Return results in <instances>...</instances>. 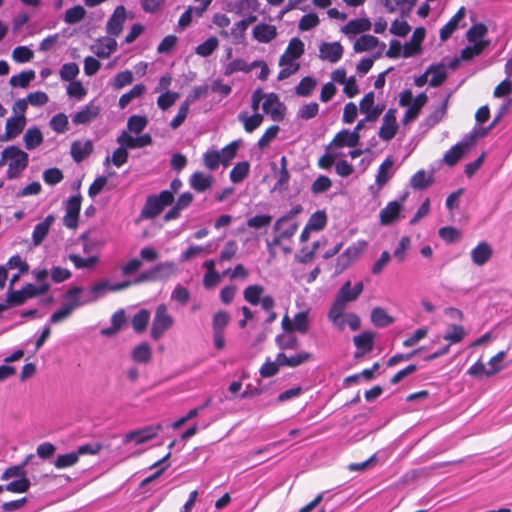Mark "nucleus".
Returning <instances> with one entry per match:
<instances>
[{
    "label": "nucleus",
    "mask_w": 512,
    "mask_h": 512,
    "mask_svg": "<svg viewBox=\"0 0 512 512\" xmlns=\"http://www.w3.org/2000/svg\"><path fill=\"white\" fill-rule=\"evenodd\" d=\"M364 289L362 282H358L355 286L351 287V282L346 281L338 291L336 298L328 312V318L337 326L339 330H344L345 321L342 319L343 312L348 302L355 301Z\"/></svg>",
    "instance_id": "obj_1"
},
{
    "label": "nucleus",
    "mask_w": 512,
    "mask_h": 512,
    "mask_svg": "<svg viewBox=\"0 0 512 512\" xmlns=\"http://www.w3.org/2000/svg\"><path fill=\"white\" fill-rule=\"evenodd\" d=\"M2 160H7V177H18L28 165V154L17 146H9L2 151Z\"/></svg>",
    "instance_id": "obj_2"
},
{
    "label": "nucleus",
    "mask_w": 512,
    "mask_h": 512,
    "mask_svg": "<svg viewBox=\"0 0 512 512\" xmlns=\"http://www.w3.org/2000/svg\"><path fill=\"white\" fill-rule=\"evenodd\" d=\"M176 272L173 262L165 261L155 264L153 267L142 271L134 280L135 284L143 282H156L168 279Z\"/></svg>",
    "instance_id": "obj_3"
},
{
    "label": "nucleus",
    "mask_w": 512,
    "mask_h": 512,
    "mask_svg": "<svg viewBox=\"0 0 512 512\" xmlns=\"http://www.w3.org/2000/svg\"><path fill=\"white\" fill-rule=\"evenodd\" d=\"M173 200V193L168 190L162 191L159 195H151L146 200L141 216L144 218H154L162 212L164 207L172 204Z\"/></svg>",
    "instance_id": "obj_4"
},
{
    "label": "nucleus",
    "mask_w": 512,
    "mask_h": 512,
    "mask_svg": "<svg viewBox=\"0 0 512 512\" xmlns=\"http://www.w3.org/2000/svg\"><path fill=\"white\" fill-rule=\"evenodd\" d=\"M173 324L172 317L167 313V308L164 304L157 307L156 313L152 322L151 337L158 340L162 337L164 332L168 330Z\"/></svg>",
    "instance_id": "obj_5"
},
{
    "label": "nucleus",
    "mask_w": 512,
    "mask_h": 512,
    "mask_svg": "<svg viewBox=\"0 0 512 512\" xmlns=\"http://www.w3.org/2000/svg\"><path fill=\"white\" fill-rule=\"evenodd\" d=\"M281 324L285 332L292 333L296 331L301 334H305L309 330V313L308 311L298 312L292 320L288 315H285Z\"/></svg>",
    "instance_id": "obj_6"
},
{
    "label": "nucleus",
    "mask_w": 512,
    "mask_h": 512,
    "mask_svg": "<svg viewBox=\"0 0 512 512\" xmlns=\"http://www.w3.org/2000/svg\"><path fill=\"white\" fill-rule=\"evenodd\" d=\"M313 259L314 258H298L297 266L294 268L296 280H305L307 283H312L316 280L321 269L319 266L311 268Z\"/></svg>",
    "instance_id": "obj_7"
},
{
    "label": "nucleus",
    "mask_w": 512,
    "mask_h": 512,
    "mask_svg": "<svg viewBox=\"0 0 512 512\" xmlns=\"http://www.w3.org/2000/svg\"><path fill=\"white\" fill-rule=\"evenodd\" d=\"M162 429L161 424L145 426L143 428L130 431L124 437V443L134 442L136 445L146 443L155 438Z\"/></svg>",
    "instance_id": "obj_8"
},
{
    "label": "nucleus",
    "mask_w": 512,
    "mask_h": 512,
    "mask_svg": "<svg viewBox=\"0 0 512 512\" xmlns=\"http://www.w3.org/2000/svg\"><path fill=\"white\" fill-rule=\"evenodd\" d=\"M82 197L80 194L70 197L65 206L66 214L63 218L67 228L75 229L78 225V216L81 208Z\"/></svg>",
    "instance_id": "obj_9"
},
{
    "label": "nucleus",
    "mask_w": 512,
    "mask_h": 512,
    "mask_svg": "<svg viewBox=\"0 0 512 512\" xmlns=\"http://www.w3.org/2000/svg\"><path fill=\"white\" fill-rule=\"evenodd\" d=\"M262 109L266 114H269L274 121H281L285 115V106L280 102L277 94H266Z\"/></svg>",
    "instance_id": "obj_10"
},
{
    "label": "nucleus",
    "mask_w": 512,
    "mask_h": 512,
    "mask_svg": "<svg viewBox=\"0 0 512 512\" xmlns=\"http://www.w3.org/2000/svg\"><path fill=\"white\" fill-rule=\"evenodd\" d=\"M398 131V124L396 121V110L389 109L382 119V125L379 129V137L384 141H389L395 137Z\"/></svg>",
    "instance_id": "obj_11"
},
{
    "label": "nucleus",
    "mask_w": 512,
    "mask_h": 512,
    "mask_svg": "<svg viewBox=\"0 0 512 512\" xmlns=\"http://www.w3.org/2000/svg\"><path fill=\"white\" fill-rule=\"evenodd\" d=\"M126 20V9L124 6H117L106 25V31L112 36H118L123 29Z\"/></svg>",
    "instance_id": "obj_12"
},
{
    "label": "nucleus",
    "mask_w": 512,
    "mask_h": 512,
    "mask_svg": "<svg viewBox=\"0 0 512 512\" xmlns=\"http://www.w3.org/2000/svg\"><path fill=\"white\" fill-rule=\"evenodd\" d=\"M100 110L98 105L90 102L72 116V122L75 125L88 124L99 116Z\"/></svg>",
    "instance_id": "obj_13"
},
{
    "label": "nucleus",
    "mask_w": 512,
    "mask_h": 512,
    "mask_svg": "<svg viewBox=\"0 0 512 512\" xmlns=\"http://www.w3.org/2000/svg\"><path fill=\"white\" fill-rule=\"evenodd\" d=\"M343 55V47L339 42H324L319 47V57L331 63H336Z\"/></svg>",
    "instance_id": "obj_14"
},
{
    "label": "nucleus",
    "mask_w": 512,
    "mask_h": 512,
    "mask_svg": "<svg viewBox=\"0 0 512 512\" xmlns=\"http://www.w3.org/2000/svg\"><path fill=\"white\" fill-rule=\"evenodd\" d=\"M425 37V29L418 27L414 30L411 40L403 46V57H411L421 51V43Z\"/></svg>",
    "instance_id": "obj_15"
},
{
    "label": "nucleus",
    "mask_w": 512,
    "mask_h": 512,
    "mask_svg": "<svg viewBox=\"0 0 512 512\" xmlns=\"http://www.w3.org/2000/svg\"><path fill=\"white\" fill-rule=\"evenodd\" d=\"M360 141V134L356 132H350L348 130H342L339 133H337L332 140V142L329 144L327 149L331 147H356L359 144Z\"/></svg>",
    "instance_id": "obj_16"
},
{
    "label": "nucleus",
    "mask_w": 512,
    "mask_h": 512,
    "mask_svg": "<svg viewBox=\"0 0 512 512\" xmlns=\"http://www.w3.org/2000/svg\"><path fill=\"white\" fill-rule=\"evenodd\" d=\"M312 359V354L306 351H301L295 355L287 356L285 353L280 352L277 354V361L282 366L297 367Z\"/></svg>",
    "instance_id": "obj_17"
},
{
    "label": "nucleus",
    "mask_w": 512,
    "mask_h": 512,
    "mask_svg": "<svg viewBox=\"0 0 512 512\" xmlns=\"http://www.w3.org/2000/svg\"><path fill=\"white\" fill-rule=\"evenodd\" d=\"M93 151V143L91 140L74 141L71 145V156L76 162L83 161Z\"/></svg>",
    "instance_id": "obj_18"
},
{
    "label": "nucleus",
    "mask_w": 512,
    "mask_h": 512,
    "mask_svg": "<svg viewBox=\"0 0 512 512\" xmlns=\"http://www.w3.org/2000/svg\"><path fill=\"white\" fill-rule=\"evenodd\" d=\"M277 36V29L274 25L260 23L253 29V37L260 43H269Z\"/></svg>",
    "instance_id": "obj_19"
},
{
    "label": "nucleus",
    "mask_w": 512,
    "mask_h": 512,
    "mask_svg": "<svg viewBox=\"0 0 512 512\" xmlns=\"http://www.w3.org/2000/svg\"><path fill=\"white\" fill-rule=\"evenodd\" d=\"M26 125L25 116H13L7 119L5 127V138L11 140L18 136Z\"/></svg>",
    "instance_id": "obj_20"
},
{
    "label": "nucleus",
    "mask_w": 512,
    "mask_h": 512,
    "mask_svg": "<svg viewBox=\"0 0 512 512\" xmlns=\"http://www.w3.org/2000/svg\"><path fill=\"white\" fill-rule=\"evenodd\" d=\"M383 5L390 13L399 12L405 18L413 9V0H382Z\"/></svg>",
    "instance_id": "obj_21"
},
{
    "label": "nucleus",
    "mask_w": 512,
    "mask_h": 512,
    "mask_svg": "<svg viewBox=\"0 0 512 512\" xmlns=\"http://www.w3.org/2000/svg\"><path fill=\"white\" fill-rule=\"evenodd\" d=\"M428 97L425 93H420L408 107L403 117V123L408 124L409 122L416 119L421 108L426 104Z\"/></svg>",
    "instance_id": "obj_22"
},
{
    "label": "nucleus",
    "mask_w": 512,
    "mask_h": 512,
    "mask_svg": "<svg viewBox=\"0 0 512 512\" xmlns=\"http://www.w3.org/2000/svg\"><path fill=\"white\" fill-rule=\"evenodd\" d=\"M117 48V42L112 38H103L92 46L93 52L100 58L109 57Z\"/></svg>",
    "instance_id": "obj_23"
},
{
    "label": "nucleus",
    "mask_w": 512,
    "mask_h": 512,
    "mask_svg": "<svg viewBox=\"0 0 512 512\" xmlns=\"http://www.w3.org/2000/svg\"><path fill=\"white\" fill-rule=\"evenodd\" d=\"M402 205L397 201L390 202L385 208L380 211V222L382 225H389L393 223L399 216Z\"/></svg>",
    "instance_id": "obj_24"
},
{
    "label": "nucleus",
    "mask_w": 512,
    "mask_h": 512,
    "mask_svg": "<svg viewBox=\"0 0 512 512\" xmlns=\"http://www.w3.org/2000/svg\"><path fill=\"white\" fill-rule=\"evenodd\" d=\"M471 146L463 139L461 142L454 145L445 155L444 161L449 165H455L463 154L470 148Z\"/></svg>",
    "instance_id": "obj_25"
},
{
    "label": "nucleus",
    "mask_w": 512,
    "mask_h": 512,
    "mask_svg": "<svg viewBox=\"0 0 512 512\" xmlns=\"http://www.w3.org/2000/svg\"><path fill=\"white\" fill-rule=\"evenodd\" d=\"M212 182L213 177L211 175H206L203 172H195L190 178L191 187L198 192H203L209 189Z\"/></svg>",
    "instance_id": "obj_26"
},
{
    "label": "nucleus",
    "mask_w": 512,
    "mask_h": 512,
    "mask_svg": "<svg viewBox=\"0 0 512 512\" xmlns=\"http://www.w3.org/2000/svg\"><path fill=\"white\" fill-rule=\"evenodd\" d=\"M131 356L136 363H149L152 358V350L150 345L146 342L140 343L133 348Z\"/></svg>",
    "instance_id": "obj_27"
},
{
    "label": "nucleus",
    "mask_w": 512,
    "mask_h": 512,
    "mask_svg": "<svg viewBox=\"0 0 512 512\" xmlns=\"http://www.w3.org/2000/svg\"><path fill=\"white\" fill-rule=\"evenodd\" d=\"M374 333L372 331H364L354 336L353 342L358 350L363 352H371L374 346Z\"/></svg>",
    "instance_id": "obj_28"
},
{
    "label": "nucleus",
    "mask_w": 512,
    "mask_h": 512,
    "mask_svg": "<svg viewBox=\"0 0 512 512\" xmlns=\"http://www.w3.org/2000/svg\"><path fill=\"white\" fill-rule=\"evenodd\" d=\"M372 24L367 18H359L349 21L342 29L345 34H358L370 30Z\"/></svg>",
    "instance_id": "obj_29"
},
{
    "label": "nucleus",
    "mask_w": 512,
    "mask_h": 512,
    "mask_svg": "<svg viewBox=\"0 0 512 512\" xmlns=\"http://www.w3.org/2000/svg\"><path fill=\"white\" fill-rule=\"evenodd\" d=\"M23 141L26 149L33 150L43 142L42 132L37 127H32L26 130Z\"/></svg>",
    "instance_id": "obj_30"
},
{
    "label": "nucleus",
    "mask_w": 512,
    "mask_h": 512,
    "mask_svg": "<svg viewBox=\"0 0 512 512\" xmlns=\"http://www.w3.org/2000/svg\"><path fill=\"white\" fill-rule=\"evenodd\" d=\"M464 16L465 8L461 7L451 20L440 30V38L442 41H446L451 36L457 28L459 21H461Z\"/></svg>",
    "instance_id": "obj_31"
},
{
    "label": "nucleus",
    "mask_w": 512,
    "mask_h": 512,
    "mask_svg": "<svg viewBox=\"0 0 512 512\" xmlns=\"http://www.w3.org/2000/svg\"><path fill=\"white\" fill-rule=\"evenodd\" d=\"M55 218L53 215H48L44 221L38 223L35 228H34V231H33V241H34V244L38 245L40 244L43 239L46 237V235L48 234V231L50 229V226L52 225V223L54 222Z\"/></svg>",
    "instance_id": "obj_32"
},
{
    "label": "nucleus",
    "mask_w": 512,
    "mask_h": 512,
    "mask_svg": "<svg viewBox=\"0 0 512 512\" xmlns=\"http://www.w3.org/2000/svg\"><path fill=\"white\" fill-rule=\"evenodd\" d=\"M428 74L431 75L429 84L432 87L440 86L447 77L446 66L444 64L432 65L428 69Z\"/></svg>",
    "instance_id": "obj_33"
},
{
    "label": "nucleus",
    "mask_w": 512,
    "mask_h": 512,
    "mask_svg": "<svg viewBox=\"0 0 512 512\" xmlns=\"http://www.w3.org/2000/svg\"><path fill=\"white\" fill-rule=\"evenodd\" d=\"M238 119L243 123L245 131L251 133L261 125L264 117L259 113H254L252 116H249L247 113L243 112L239 114Z\"/></svg>",
    "instance_id": "obj_34"
},
{
    "label": "nucleus",
    "mask_w": 512,
    "mask_h": 512,
    "mask_svg": "<svg viewBox=\"0 0 512 512\" xmlns=\"http://www.w3.org/2000/svg\"><path fill=\"white\" fill-rule=\"evenodd\" d=\"M304 53V43L299 38H293L290 40L285 53L280 57V64L292 55V58H300Z\"/></svg>",
    "instance_id": "obj_35"
},
{
    "label": "nucleus",
    "mask_w": 512,
    "mask_h": 512,
    "mask_svg": "<svg viewBox=\"0 0 512 512\" xmlns=\"http://www.w3.org/2000/svg\"><path fill=\"white\" fill-rule=\"evenodd\" d=\"M433 182L432 174H427L424 170H419L416 172L411 180L410 185L413 189L423 190L429 187Z\"/></svg>",
    "instance_id": "obj_36"
},
{
    "label": "nucleus",
    "mask_w": 512,
    "mask_h": 512,
    "mask_svg": "<svg viewBox=\"0 0 512 512\" xmlns=\"http://www.w3.org/2000/svg\"><path fill=\"white\" fill-rule=\"evenodd\" d=\"M394 165L392 157H387L384 162L380 165L378 173L376 175V183L379 187H383L391 177V169Z\"/></svg>",
    "instance_id": "obj_37"
},
{
    "label": "nucleus",
    "mask_w": 512,
    "mask_h": 512,
    "mask_svg": "<svg viewBox=\"0 0 512 512\" xmlns=\"http://www.w3.org/2000/svg\"><path fill=\"white\" fill-rule=\"evenodd\" d=\"M371 321L376 327L383 328L392 324L394 320L383 308L376 307L371 312Z\"/></svg>",
    "instance_id": "obj_38"
},
{
    "label": "nucleus",
    "mask_w": 512,
    "mask_h": 512,
    "mask_svg": "<svg viewBox=\"0 0 512 512\" xmlns=\"http://www.w3.org/2000/svg\"><path fill=\"white\" fill-rule=\"evenodd\" d=\"M259 65L258 62H252L248 64L243 59H236L230 62L225 68V75L229 76L237 71L250 72L252 69L256 68Z\"/></svg>",
    "instance_id": "obj_39"
},
{
    "label": "nucleus",
    "mask_w": 512,
    "mask_h": 512,
    "mask_svg": "<svg viewBox=\"0 0 512 512\" xmlns=\"http://www.w3.org/2000/svg\"><path fill=\"white\" fill-rule=\"evenodd\" d=\"M379 44L377 37L373 35H362L354 43V51L357 53L368 51Z\"/></svg>",
    "instance_id": "obj_40"
},
{
    "label": "nucleus",
    "mask_w": 512,
    "mask_h": 512,
    "mask_svg": "<svg viewBox=\"0 0 512 512\" xmlns=\"http://www.w3.org/2000/svg\"><path fill=\"white\" fill-rule=\"evenodd\" d=\"M82 292L81 287H72L66 291L63 296L64 304L70 306L71 310L74 311L77 307L81 306L80 294Z\"/></svg>",
    "instance_id": "obj_41"
},
{
    "label": "nucleus",
    "mask_w": 512,
    "mask_h": 512,
    "mask_svg": "<svg viewBox=\"0 0 512 512\" xmlns=\"http://www.w3.org/2000/svg\"><path fill=\"white\" fill-rule=\"evenodd\" d=\"M466 335L465 329L461 325L453 324L449 327L448 331L443 336V339L448 341L449 344L461 342Z\"/></svg>",
    "instance_id": "obj_42"
},
{
    "label": "nucleus",
    "mask_w": 512,
    "mask_h": 512,
    "mask_svg": "<svg viewBox=\"0 0 512 512\" xmlns=\"http://www.w3.org/2000/svg\"><path fill=\"white\" fill-rule=\"evenodd\" d=\"M150 319V313L146 309H141L132 318V327L135 332L145 331Z\"/></svg>",
    "instance_id": "obj_43"
},
{
    "label": "nucleus",
    "mask_w": 512,
    "mask_h": 512,
    "mask_svg": "<svg viewBox=\"0 0 512 512\" xmlns=\"http://www.w3.org/2000/svg\"><path fill=\"white\" fill-rule=\"evenodd\" d=\"M33 457L32 454L28 455L26 459L20 464L8 467L2 474L1 478L3 480H8L13 477H23L26 476V471L24 467L27 465L28 461Z\"/></svg>",
    "instance_id": "obj_44"
},
{
    "label": "nucleus",
    "mask_w": 512,
    "mask_h": 512,
    "mask_svg": "<svg viewBox=\"0 0 512 512\" xmlns=\"http://www.w3.org/2000/svg\"><path fill=\"white\" fill-rule=\"evenodd\" d=\"M275 342L281 350L296 349L299 344L297 337L292 334L277 335Z\"/></svg>",
    "instance_id": "obj_45"
},
{
    "label": "nucleus",
    "mask_w": 512,
    "mask_h": 512,
    "mask_svg": "<svg viewBox=\"0 0 512 512\" xmlns=\"http://www.w3.org/2000/svg\"><path fill=\"white\" fill-rule=\"evenodd\" d=\"M264 288L260 285H250L245 288L244 299L251 305H257L260 302Z\"/></svg>",
    "instance_id": "obj_46"
},
{
    "label": "nucleus",
    "mask_w": 512,
    "mask_h": 512,
    "mask_svg": "<svg viewBox=\"0 0 512 512\" xmlns=\"http://www.w3.org/2000/svg\"><path fill=\"white\" fill-rule=\"evenodd\" d=\"M35 78V72L33 70L22 72L18 75H14L10 78L9 83L13 87L26 88L29 83Z\"/></svg>",
    "instance_id": "obj_47"
},
{
    "label": "nucleus",
    "mask_w": 512,
    "mask_h": 512,
    "mask_svg": "<svg viewBox=\"0 0 512 512\" xmlns=\"http://www.w3.org/2000/svg\"><path fill=\"white\" fill-rule=\"evenodd\" d=\"M78 461L79 459L77 454L75 451H72L70 453L58 455L54 462V466L57 469H65L74 466L76 463H78Z\"/></svg>",
    "instance_id": "obj_48"
},
{
    "label": "nucleus",
    "mask_w": 512,
    "mask_h": 512,
    "mask_svg": "<svg viewBox=\"0 0 512 512\" xmlns=\"http://www.w3.org/2000/svg\"><path fill=\"white\" fill-rule=\"evenodd\" d=\"M146 88L143 84L135 85L129 92L123 94L119 99L120 108H125L134 98L140 97Z\"/></svg>",
    "instance_id": "obj_49"
},
{
    "label": "nucleus",
    "mask_w": 512,
    "mask_h": 512,
    "mask_svg": "<svg viewBox=\"0 0 512 512\" xmlns=\"http://www.w3.org/2000/svg\"><path fill=\"white\" fill-rule=\"evenodd\" d=\"M31 486L30 480L23 476L18 480H14L5 486V490L12 493H25Z\"/></svg>",
    "instance_id": "obj_50"
},
{
    "label": "nucleus",
    "mask_w": 512,
    "mask_h": 512,
    "mask_svg": "<svg viewBox=\"0 0 512 512\" xmlns=\"http://www.w3.org/2000/svg\"><path fill=\"white\" fill-rule=\"evenodd\" d=\"M249 167L250 165L246 161L237 163L230 172L231 181L233 183L241 182L248 175Z\"/></svg>",
    "instance_id": "obj_51"
},
{
    "label": "nucleus",
    "mask_w": 512,
    "mask_h": 512,
    "mask_svg": "<svg viewBox=\"0 0 512 512\" xmlns=\"http://www.w3.org/2000/svg\"><path fill=\"white\" fill-rule=\"evenodd\" d=\"M230 321V316L226 311H218L213 316V332H224Z\"/></svg>",
    "instance_id": "obj_52"
},
{
    "label": "nucleus",
    "mask_w": 512,
    "mask_h": 512,
    "mask_svg": "<svg viewBox=\"0 0 512 512\" xmlns=\"http://www.w3.org/2000/svg\"><path fill=\"white\" fill-rule=\"evenodd\" d=\"M317 81L312 77H304L298 86L295 88V92L299 96H309L314 88L316 87Z\"/></svg>",
    "instance_id": "obj_53"
},
{
    "label": "nucleus",
    "mask_w": 512,
    "mask_h": 512,
    "mask_svg": "<svg viewBox=\"0 0 512 512\" xmlns=\"http://www.w3.org/2000/svg\"><path fill=\"white\" fill-rule=\"evenodd\" d=\"M147 123L145 116L133 115L128 119L127 127L130 132L139 134L145 129Z\"/></svg>",
    "instance_id": "obj_54"
},
{
    "label": "nucleus",
    "mask_w": 512,
    "mask_h": 512,
    "mask_svg": "<svg viewBox=\"0 0 512 512\" xmlns=\"http://www.w3.org/2000/svg\"><path fill=\"white\" fill-rule=\"evenodd\" d=\"M86 15L85 9L80 6H74L65 12L64 20L68 24H75L80 22Z\"/></svg>",
    "instance_id": "obj_55"
},
{
    "label": "nucleus",
    "mask_w": 512,
    "mask_h": 512,
    "mask_svg": "<svg viewBox=\"0 0 512 512\" xmlns=\"http://www.w3.org/2000/svg\"><path fill=\"white\" fill-rule=\"evenodd\" d=\"M488 45L486 41H480L479 43H473L471 46H467L461 51L462 60H470L473 57L479 55L485 47Z\"/></svg>",
    "instance_id": "obj_56"
},
{
    "label": "nucleus",
    "mask_w": 512,
    "mask_h": 512,
    "mask_svg": "<svg viewBox=\"0 0 512 512\" xmlns=\"http://www.w3.org/2000/svg\"><path fill=\"white\" fill-rule=\"evenodd\" d=\"M22 289L26 299H29L45 294L50 289V285L49 283H42L39 286H35L34 284L29 283L23 286Z\"/></svg>",
    "instance_id": "obj_57"
},
{
    "label": "nucleus",
    "mask_w": 512,
    "mask_h": 512,
    "mask_svg": "<svg viewBox=\"0 0 512 512\" xmlns=\"http://www.w3.org/2000/svg\"><path fill=\"white\" fill-rule=\"evenodd\" d=\"M487 33V27L482 24H476L467 31V39L471 43H479L482 37Z\"/></svg>",
    "instance_id": "obj_58"
},
{
    "label": "nucleus",
    "mask_w": 512,
    "mask_h": 512,
    "mask_svg": "<svg viewBox=\"0 0 512 512\" xmlns=\"http://www.w3.org/2000/svg\"><path fill=\"white\" fill-rule=\"evenodd\" d=\"M190 107V99L187 98L179 107L175 118L170 122L172 129H177L186 119Z\"/></svg>",
    "instance_id": "obj_59"
},
{
    "label": "nucleus",
    "mask_w": 512,
    "mask_h": 512,
    "mask_svg": "<svg viewBox=\"0 0 512 512\" xmlns=\"http://www.w3.org/2000/svg\"><path fill=\"white\" fill-rule=\"evenodd\" d=\"M218 47V40L215 37L208 38L196 48V53L203 57L211 55Z\"/></svg>",
    "instance_id": "obj_60"
},
{
    "label": "nucleus",
    "mask_w": 512,
    "mask_h": 512,
    "mask_svg": "<svg viewBox=\"0 0 512 512\" xmlns=\"http://www.w3.org/2000/svg\"><path fill=\"white\" fill-rule=\"evenodd\" d=\"M68 118L64 113H58L50 120V127L57 133H63L67 130Z\"/></svg>",
    "instance_id": "obj_61"
},
{
    "label": "nucleus",
    "mask_w": 512,
    "mask_h": 512,
    "mask_svg": "<svg viewBox=\"0 0 512 512\" xmlns=\"http://www.w3.org/2000/svg\"><path fill=\"white\" fill-rule=\"evenodd\" d=\"M179 94L177 92L166 91L161 94L157 99V104L162 110H166L177 101Z\"/></svg>",
    "instance_id": "obj_62"
},
{
    "label": "nucleus",
    "mask_w": 512,
    "mask_h": 512,
    "mask_svg": "<svg viewBox=\"0 0 512 512\" xmlns=\"http://www.w3.org/2000/svg\"><path fill=\"white\" fill-rule=\"evenodd\" d=\"M326 225V215L322 211L315 212L309 219L307 226L311 230H321Z\"/></svg>",
    "instance_id": "obj_63"
},
{
    "label": "nucleus",
    "mask_w": 512,
    "mask_h": 512,
    "mask_svg": "<svg viewBox=\"0 0 512 512\" xmlns=\"http://www.w3.org/2000/svg\"><path fill=\"white\" fill-rule=\"evenodd\" d=\"M33 56V51L26 46H18L12 52L13 59L19 63L29 62Z\"/></svg>",
    "instance_id": "obj_64"
}]
</instances>
